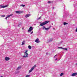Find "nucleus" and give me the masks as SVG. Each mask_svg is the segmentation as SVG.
<instances>
[{"instance_id":"21","label":"nucleus","mask_w":77,"mask_h":77,"mask_svg":"<svg viewBox=\"0 0 77 77\" xmlns=\"http://www.w3.org/2000/svg\"><path fill=\"white\" fill-rule=\"evenodd\" d=\"M63 50H65L66 51H68V49L66 48H63Z\"/></svg>"},{"instance_id":"33","label":"nucleus","mask_w":77,"mask_h":77,"mask_svg":"<svg viewBox=\"0 0 77 77\" xmlns=\"http://www.w3.org/2000/svg\"><path fill=\"white\" fill-rule=\"evenodd\" d=\"M75 65H76V66H77V63L75 64Z\"/></svg>"},{"instance_id":"25","label":"nucleus","mask_w":77,"mask_h":77,"mask_svg":"<svg viewBox=\"0 0 77 77\" xmlns=\"http://www.w3.org/2000/svg\"><path fill=\"white\" fill-rule=\"evenodd\" d=\"M2 17H5V15H1Z\"/></svg>"},{"instance_id":"4","label":"nucleus","mask_w":77,"mask_h":77,"mask_svg":"<svg viewBox=\"0 0 77 77\" xmlns=\"http://www.w3.org/2000/svg\"><path fill=\"white\" fill-rule=\"evenodd\" d=\"M33 29V28L32 27V26H30L28 30V32H31Z\"/></svg>"},{"instance_id":"39","label":"nucleus","mask_w":77,"mask_h":77,"mask_svg":"<svg viewBox=\"0 0 77 77\" xmlns=\"http://www.w3.org/2000/svg\"><path fill=\"white\" fill-rule=\"evenodd\" d=\"M54 29H55L54 28Z\"/></svg>"},{"instance_id":"9","label":"nucleus","mask_w":77,"mask_h":77,"mask_svg":"<svg viewBox=\"0 0 77 77\" xmlns=\"http://www.w3.org/2000/svg\"><path fill=\"white\" fill-rule=\"evenodd\" d=\"M77 73H74L71 75V76H76L77 75Z\"/></svg>"},{"instance_id":"34","label":"nucleus","mask_w":77,"mask_h":77,"mask_svg":"<svg viewBox=\"0 0 77 77\" xmlns=\"http://www.w3.org/2000/svg\"><path fill=\"white\" fill-rule=\"evenodd\" d=\"M52 25H53V23H52Z\"/></svg>"},{"instance_id":"23","label":"nucleus","mask_w":77,"mask_h":77,"mask_svg":"<svg viewBox=\"0 0 77 77\" xmlns=\"http://www.w3.org/2000/svg\"><path fill=\"white\" fill-rule=\"evenodd\" d=\"M58 48L60 49L61 48V49H63V48L62 47H59Z\"/></svg>"},{"instance_id":"1","label":"nucleus","mask_w":77,"mask_h":77,"mask_svg":"<svg viewBox=\"0 0 77 77\" xmlns=\"http://www.w3.org/2000/svg\"><path fill=\"white\" fill-rule=\"evenodd\" d=\"M49 22H50V21H45L43 23H40V26H43L44 25H45V24H47V23H49Z\"/></svg>"},{"instance_id":"20","label":"nucleus","mask_w":77,"mask_h":77,"mask_svg":"<svg viewBox=\"0 0 77 77\" xmlns=\"http://www.w3.org/2000/svg\"><path fill=\"white\" fill-rule=\"evenodd\" d=\"M28 52V50H26V51L24 53L25 54H26V53H27V52Z\"/></svg>"},{"instance_id":"3","label":"nucleus","mask_w":77,"mask_h":77,"mask_svg":"<svg viewBox=\"0 0 77 77\" xmlns=\"http://www.w3.org/2000/svg\"><path fill=\"white\" fill-rule=\"evenodd\" d=\"M8 6V5H7L5 6H2V5H0V8H6Z\"/></svg>"},{"instance_id":"35","label":"nucleus","mask_w":77,"mask_h":77,"mask_svg":"<svg viewBox=\"0 0 77 77\" xmlns=\"http://www.w3.org/2000/svg\"><path fill=\"white\" fill-rule=\"evenodd\" d=\"M57 60V58H56V59H55V60Z\"/></svg>"},{"instance_id":"5","label":"nucleus","mask_w":77,"mask_h":77,"mask_svg":"<svg viewBox=\"0 0 77 77\" xmlns=\"http://www.w3.org/2000/svg\"><path fill=\"white\" fill-rule=\"evenodd\" d=\"M16 13L17 14H21L23 13V11H15Z\"/></svg>"},{"instance_id":"17","label":"nucleus","mask_w":77,"mask_h":77,"mask_svg":"<svg viewBox=\"0 0 77 77\" xmlns=\"http://www.w3.org/2000/svg\"><path fill=\"white\" fill-rule=\"evenodd\" d=\"M21 24H22L21 23H19L18 24V26L19 27V26H21Z\"/></svg>"},{"instance_id":"8","label":"nucleus","mask_w":77,"mask_h":77,"mask_svg":"<svg viewBox=\"0 0 77 77\" xmlns=\"http://www.w3.org/2000/svg\"><path fill=\"white\" fill-rule=\"evenodd\" d=\"M5 60H6V61H8L9 60V59H10V58L9 57H5Z\"/></svg>"},{"instance_id":"29","label":"nucleus","mask_w":77,"mask_h":77,"mask_svg":"<svg viewBox=\"0 0 77 77\" xmlns=\"http://www.w3.org/2000/svg\"><path fill=\"white\" fill-rule=\"evenodd\" d=\"M33 31H32V32H31V33H30V34H32L33 33Z\"/></svg>"},{"instance_id":"31","label":"nucleus","mask_w":77,"mask_h":77,"mask_svg":"<svg viewBox=\"0 0 77 77\" xmlns=\"http://www.w3.org/2000/svg\"><path fill=\"white\" fill-rule=\"evenodd\" d=\"M8 18V17L7 16V17H6L5 18H6V19H7Z\"/></svg>"},{"instance_id":"11","label":"nucleus","mask_w":77,"mask_h":77,"mask_svg":"<svg viewBox=\"0 0 77 77\" xmlns=\"http://www.w3.org/2000/svg\"><path fill=\"white\" fill-rule=\"evenodd\" d=\"M33 69L32 68L30 69V70L29 71V73H30V72H32V71H33Z\"/></svg>"},{"instance_id":"18","label":"nucleus","mask_w":77,"mask_h":77,"mask_svg":"<svg viewBox=\"0 0 77 77\" xmlns=\"http://www.w3.org/2000/svg\"><path fill=\"white\" fill-rule=\"evenodd\" d=\"M63 75V73H62L60 74V77H62V75Z\"/></svg>"},{"instance_id":"22","label":"nucleus","mask_w":77,"mask_h":77,"mask_svg":"<svg viewBox=\"0 0 77 77\" xmlns=\"http://www.w3.org/2000/svg\"><path fill=\"white\" fill-rule=\"evenodd\" d=\"M20 6H22V7H24V6H25V5H20Z\"/></svg>"},{"instance_id":"10","label":"nucleus","mask_w":77,"mask_h":77,"mask_svg":"<svg viewBox=\"0 0 77 77\" xmlns=\"http://www.w3.org/2000/svg\"><path fill=\"white\" fill-rule=\"evenodd\" d=\"M51 26H49V27L48 28H46L45 29V30H48L49 29H50V28H51Z\"/></svg>"},{"instance_id":"37","label":"nucleus","mask_w":77,"mask_h":77,"mask_svg":"<svg viewBox=\"0 0 77 77\" xmlns=\"http://www.w3.org/2000/svg\"><path fill=\"white\" fill-rule=\"evenodd\" d=\"M48 54V53H46V54Z\"/></svg>"},{"instance_id":"2","label":"nucleus","mask_w":77,"mask_h":77,"mask_svg":"<svg viewBox=\"0 0 77 77\" xmlns=\"http://www.w3.org/2000/svg\"><path fill=\"white\" fill-rule=\"evenodd\" d=\"M23 57H25V58H26V57H28V53H24V55L23 56Z\"/></svg>"},{"instance_id":"36","label":"nucleus","mask_w":77,"mask_h":77,"mask_svg":"<svg viewBox=\"0 0 77 77\" xmlns=\"http://www.w3.org/2000/svg\"><path fill=\"white\" fill-rule=\"evenodd\" d=\"M54 7H53V9H54Z\"/></svg>"},{"instance_id":"28","label":"nucleus","mask_w":77,"mask_h":77,"mask_svg":"<svg viewBox=\"0 0 77 77\" xmlns=\"http://www.w3.org/2000/svg\"><path fill=\"white\" fill-rule=\"evenodd\" d=\"M41 17H39L37 19V20H39V19H41Z\"/></svg>"},{"instance_id":"38","label":"nucleus","mask_w":77,"mask_h":77,"mask_svg":"<svg viewBox=\"0 0 77 77\" xmlns=\"http://www.w3.org/2000/svg\"><path fill=\"white\" fill-rule=\"evenodd\" d=\"M0 77H3V76H1Z\"/></svg>"},{"instance_id":"13","label":"nucleus","mask_w":77,"mask_h":77,"mask_svg":"<svg viewBox=\"0 0 77 77\" xmlns=\"http://www.w3.org/2000/svg\"><path fill=\"white\" fill-rule=\"evenodd\" d=\"M28 48H29V50H30V49H32V47L30 45H29L28 46Z\"/></svg>"},{"instance_id":"40","label":"nucleus","mask_w":77,"mask_h":77,"mask_svg":"<svg viewBox=\"0 0 77 77\" xmlns=\"http://www.w3.org/2000/svg\"><path fill=\"white\" fill-rule=\"evenodd\" d=\"M57 61H58V60Z\"/></svg>"},{"instance_id":"32","label":"nucleus","mask_w":77,"mask_h":77,"mask_svg":"<svg viewBox=\"0 0 77 77\" xmlns=\"http://www.w3.org/2000/svg\"><path fill=\"white\" fill-rule=\"evenodd\" d=\"M8 18V17L7 16V17H6L5 18H6V19H7Z\"/></svg>"},{"instance_id":"7","label":"nucleus","mask_w":77,"mask_h":77,"mask_svg":"<svg viewBox=\"0 0 77 77\" xmlns=\"http://www.w3.org/2000/svg\"><path fill=\"white\" fill-rule=\"evenodd\" d=\"M29 16H30V14H27L25 15V18H27V17H29Z\"/></svg>"},{"instance_id":"16","label":"nucleus","mask_w":77,"mask_h":77,"mask_svg":"<svg viewBox=\"0 0 77 77\" xmlns=\"http://www.w3.org/2000/svg\"><path fill=\"white\" fill-rule=\"evenodd\" d=\"M25 42V41H23L22 43V45H24V44H25L24 43Z\"/></svg>"},{"instance_id":"24","label":"nucleus","mask_w":77,"mask_h":77,"mask_svg":"<svg viewBox=\"0 0 77 77\" xmlns=\"http://www.w3.org/2000/svg\"><path fill=\"white\" fill-rule=\"evenodd\" d=\"M57 56H58V55H57H57H55L54 56V58H55V57H57Z\"/></svg>"},{"instance_id":"27","label":"nucleus","mask_w":77,"mask_h":77,"mask_svg":"<svg viewBox=\"0 0 77 77\" xmlns=\"http://www.w3.org/2000/svg\"><path fill=\"white\" fill-rule=\"evenodd\" d=\"M53 40V39H51L50 40H49V42H51V41Z\"/></svg>"},{"instance_id":"6","label":"nucleus","mask_w":77,"mask_h":77,"mask_svg":"<svg viewBox=\"0 0 77 77\" xmlns=\"http://www.w3.org/2000/svg\"><path fill=\"white\" fill-rule=\"evenodd\" d=\"M35 42L37 43H39L40 41L39 40V38H37L35 41Z\"/></svg>"},{"instance_id":"30","label":"nucleus","mask_w":77,"mask_h":77,"mask_svg":"<svg viewBox=\"0 0 77 77\" xmlns=\"http://www.w3.org/2000/svg\"><path fill=\"white\" fill-rule=\"evenodd\" d=\"M48 3H51V2H50V1H49L48 2Z\"/></svg>"},{"instance_id":"14","label":"nucleus","mask_w":77,"mask_h":77,"mask_svg":"<svg viewBox=\"0 0 77 77\" xmlns=\"http://www.w3.org/2000/svg\"><path fill=\"white\" fill-rule=\"evenodd\" d=\"M36 65H34L32 68L33 69H34V68H36Z\"/></svg>"},{"instance_id":"26","label":"nucleus","mask_w":77,"mask_h":77,"mask_svg":"<svg viewBox=\"0 0 77 77\" xmlns=\"http://www.w3.org/2000/svg\"><path fill=\"white\" fill-rule=\"evenodd\" d=\"M20 68H21V67H18V68L17 69V70H18L19 69H20Z\"/></svg>"},{"instance_id":"12","label":"nucleus","mask_w":77,"mask_h":77,"mask_svg":"<svg viewBox=\"0 0 77 77\" xmlns=\"http://www.w3.org/2000/svg\"><path fill=\"white\" fill-rule=\"evenodd\" d=\"M12 15H13V14H11L9 15H7V17H8V18H9V17H11V16H12Z\"/></svg>"},{"instance_id":"15","label":"nucleus","mask_w":77,"mask_h":77,"mask_svg":"<svg viewBox=\"0 0 77 77\" xmlns=\"http://www.w3.org/2000/svg\"><path fill=\"white\" fill-rule=\"evenodd\" d=\"M46 28L45 27V26H43V27H42V29H43V30H45Z\"/></svg>"},{"instance_id":"19","label":"nucleus","mask_w":77,"mask_h":77,"mask_svg":"<svg viewBox=\"0 0 77 77\" xmlns=\"http://www.w3.org/2000/svg\"><path fill=\"white\" fill-rule=\"evenodd\" d=\"M63 24L64 25H66V24H68V23L66 22H64Z\"/></svg>"}]
</instances>
